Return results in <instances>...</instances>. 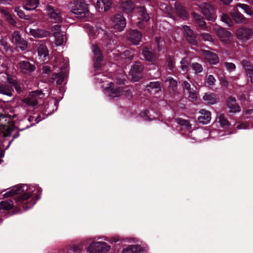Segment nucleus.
I'll return each mask as SVG.
<instances>
[{
	"mask_svg": "<svg viewBox=\"0 0 253 253\" xmlns=\"http://www.w3.org/2000/svg\"><path fill=\"white\" fill-rule=\"evenodd\" d=\"M42 191V189L38 187L35 194L31 193L30 191L23 193L14 199L16 204L15 206L13 201L10 199L2 201L1 210H9L17 206L18 207L17 210L18 211H20L19 208L21 207L24 210L30 209L36 204V201L40 199Z\"/></svg>",
	"mask_w": 253,
	"mask_h": 253,
	"instance_id": "f257e3e1",
	"label": "nucleus"
},
{
	"mask_svg": "<svg viewBox=\"0 0 253 253\" xmlns=\"http://www.w3.org/2000/svg\"><path fill=\"white\" fill-rule=\"evenodd\" d=\"M2 78L4 79V80H1L2 82H7L9 84L8 85H2L1 84V94L6 95L9 97H11L13 96V92L14 90L13 87H14L18 94H21L22 92V84L13 77L11 75L7 73L1 72Z\"/></svg>",
	"mask_w": 253,
	"mask_h": 253,
	"instance_id": "f03ea898",
	"label": "nucleus"
},
{
	"mask_svg": "<svg viewBox=\"0 0 253 253\" xmlns=\"http://www.w3.org/2000/svg\"><path fill=\"white\" fill-rule=\"evenodd\" d=\"M1 109L2 112H1V135L3 134L4 137L9 136L12 131V128L14 126V122L13 118L15 114L13 111L10 110L9 113L8 112V109H5L1 105Z\"/></svg>",
	"mask_w": 253,
	"mask_h": 253,
	"instance_id": "7ed1b4c3",
	"label": "nucleus"
},
{
	"mask_svg": "<svg viewBox=\"0 0 253 253\" xmlns=\"http://www.w3.org/2000/svg\"><path fill=\"white\" fill-rule=\"evenodd\" d=\"M71 11L79 19H83L88 15L89 10L84 0H73L70 3Z\"/></svg>",
	"mask_w": 253,
	"mask_h": 253,
	"instance_id": "20e7f679",
	"label": "nucleus"
},
{
	"mask_svg": "<svg viewBox=\"0 0 253 253\" xmlns=\"http://www.w3.org/2000/svg\"><path fill=\"white\" fill-rule=\"evenodd\" d=\"M141 51L144 60L154 66L157 64L159 56L154 50H152L151 45H148L143 46Z\"/></svg>",
	"mask_w": 253,
	"mask_h": 253,
	"instance_id": "39448f33",
	"label": "nucleus"
},
{
	"mask_svg": "<svg viewBox=\"0 0 253 253\" xmlns=\"http://www.w3.org/2000/svg\"><path fill=\"white\" fill-rule=\"evenodd\" d=\"M144 67L139 61H136L131 66L129 73L133 82H138L143 77Z\"/></svg>",
	"mask_w": 253,
	"mask_h": 253,
	"instance_id": "423d86ee",
	"label": "nucleus"
},
{
	"mask_svg": "<svg viewBox=\"0 0 253 253\" xmlns=\"http://www.w3.org/2000/svg\"><path fill=\"white\" fill-rule=\"evenodd\" d=\"M44 94L40 90L31 91L27 97L23 99V103L28 106L35 107L38 105V100L42 98Z\"/></svg>",
	"mask_w": 253,
	"mask_h": 253,
	"instance_id": "0eeeda50",
	"label": "nucleus"
},
{
	"mask_svg": "<svg viewBox=\"0 0 253 253\" xmlns=\"http://www.w3.org/2000/svg\"><path fill=\"white\" fill-rule=\"evenodd\" d=\"M236 38L242 41H246L251 39L253 36V30L247 26H242L236 31Z\"/></svg>",
	"mask_w": 253,
	"mask_h": 253,
	"instance_id": "6e6552de",
	"label": "nucleus"
},
{
	"mask_svg": "<svg viewBox=\"0 0 253 253\" xmlns=\"http://www.w3.org/2000/svg\"><path fill=\"white\" fill-rule=\"evenodd\" d=\"M45 10L47 15L52 20V22L54 23H61L63 21V18L59 9L52 5L47 4L45 7Z\"/></svg>",
	"mask_w": 253,
	"mask_h": 253,
	"instance_id": "1a4fd4ad",
	"label": "nucleus"
},
{
	"mask_svg": "<svg viewBox=\"0 0 253 253\" xmlns=\"http://www.w3.org/2000/svg\"><path fill=\"white\" fill-rule=\"evenodd\" d=\"M200 8L202 13L208 20L211 21H214L215 20L216 18L215 10L211 4L208 2H204L200 5Z\"/></svg>",
	"mask_w": 253,
	"mask_h": 253,
	"instance_id": "9d476101",
	"label": "nucleus"
},
{
	"mask_svg": "<svg viewBox=\"0 0 253 253\" xmlns=\"http://www.w3.org/2000/svg\"><path fill=\"white\" fill-rule=\"evenodd\" d=\"M112 27L115 31L121 32L126 26V19L123 14H116L112 19Z\"/></svg>",
	"mask_w": 253,
	"mask_h": 253,
	"instance_id": "9b49d317",
	"label": "nucleus"
},
{
	"mask_svg": "<svg viewBox=\"0 0 253 253\" xmlns=\"http://www.w3.org/2000/svg\"><path fill=\"white\" fill-rule=\"evenodd\" d=\"M92 51L94 54V68L95 72L99 73L101 70L102 64L101 62L103 58V54L100 48L97 44L92 45Z\"/></svg>",
	"mask_w": 253,
	"mask_h": 253,
	"instance_id": "f8f14e48",
	"label": "nucleus"
},
{
	"mask_svg": "<svg viewBox=\"0 0 253 253\" xmlns=\"http://www.w3.org/2000/svg\"><path fill=\"white\" fill-rule=\"evenodd\" d=\"M110 248L105 242H95L89 245L87 251L89 253H106Z\"/></svg>",
	"mask_w": 253,
	"mask_h": 253,
	"instance_id": "ddd939ff",
	"label": "nucleus"
},
{
	"mask_svg": "<svg viewBox=\"0 0 253 253\" xmlns=\"http://www.w3.org/2000/svg\"><path fill=\"white\" fill-rule=\"evenodd\" d=\"M182 30L185 39L189 44L193 45L198 44V35L194 33L190 26L187 25L183 26Z\"/></svg>",
	"mask_w": 253,
	"mask_h": 253,
	"instance_id": "4468645a",
	"label": "nucleus"
},
{
	"mask_svg": "<svg viewBox=\"0 0 253 253\" xmlns=\"http://www.w3.org/2000/svg\"><path fill=\"white\" fill-rule=\"evenodd\" d=\"M192 16L194 25L198 32L200 31H208V27L207 26L206 22L202 15L193 12Z\"/></svg>",
	"mask_w": 253,
	"mask_h": 253,
	"instance_id": "2eb2a0df",
	"label": "nucleus"
},
{
	"mask_svg": "<svg viewBox=\"0 0 253 253\" xmlns=\"http://www.w3.org/2000/svg\"><path fill=\"white\" fill-rule=\"evenodd\" d=\"M142 38V33L138 30L131 29L127 32V40L133 44H139Z\"/></svg>",
	"mask_w": 253,
	"mask_h": 253,
	"instance_id": "dca6fc26",
	"label": "nucleus"
},
{
	"mask_svg": "<svg viewBox=\"0 0 253 253\" xmlns=\"http://www.w3.org/2000/svg\"><path fill=\"white\" fill-rule=\"evenodd\" d=\"M18 67L21 72L25 74H30L36 70L34 64L28 61H22L18 63Z\"/></svg>",
	"mask_w": 253,
	"mask_h": 253,
	"instance_id": "f3484780",
	"label": "nucleus"
},
{
	"mask_svg": "<svg viewBox=\"0 0 253 253\" xmlns=\"http://www.w3.org/2000/svg\"><path fill=\"white\" fill-rule=\"evenodd\" d=\"M35 47L37 48L38 55L41 58H43L44 60H46V57L48 56V50L45 43L40 41L35 44Z\"/></svg>",
	"mask_w": 253,
	"mask_h": 253,
	"instance_id": "a211bd4d",
	"label": "nucleus"
},
{
	"mask_svg": "<svg viewBox=\"0 0 253 253\" xmlns=\"http://www.w3.org/2000/svg\"><path fill=\"white\" fill-rule=\"evenodd\" d=\"M214 30L221 40L224 42H227L232 36L230 32L221 27L217 26L214 28Z\"/></svg>",
	"mask_w": 253,
	"mask_h": 253,
	"instance_id": "6ab92c4d",
	"label": "nucleus"
},
{
	"mask_svg": "<svg viewBox=\"0 0 253 253\" xmlns=\"http://www.w3.org/2000/svg\"><path fill=\"white\" fill-rule=\"evenodd\" d=\"M136 8L138 15V20L144 21L145 22H147L149 21L150 17L145 6H137Z\"/></svg>",
	"mask_w": 253,
	"mask_h": 253,
	"instance_id": "aec40b11",
	"label": "nucleus"
},
{
	"mask_svg": "<svg viewBox=\"0 0 253 253\" xmlns=\"http://www.w3.org/2000/svg\"><path fill=\"white\" fill-rule=\"evenodd\" d=\"M226 105L228 108L230 109L229 112L236 113L241 111L240 106L236 103L235 98L230 96L226 101Z\"/></svg>",
	"mask_w": 253,
	"mask_h": 253,
	"instance_id": "412c9836",
	"label": "nucleus"
},
{
	"mask_svg": "<svg viewBox=\"0 0 253 253\" xmlns=\"http://www.w3.org/2000/svg\"><path fill=\"white\" fill-rule=\"evenodd\" d=\"M199 113L200 115L198 118V120L200 123L203 125L208 124L211 120V113L205 109H201Z\"/></svg>",
	"mask_w": 253,
	"mask_h": 253,
	"instance_id": "4be33fe9",
	"label": "nucleus"
},
{
	"mask_svg": "<svg viewBox=\"0 0 253 253\" xmlns=\"http://www.w3.org/2000/svg\"><path fill=\"white\" fill-rule=\"evenodd\" d=\"M233 20L238 24H246L248 19L238 10H235L231 13Z\"/></svg>",
	"mask_w": 253,
	"mask_h": 253,
	"instance_id": "5701e85b",
	"label": "nucleus"
},
{
	"mask_svg": "<svg viewBox=\"0 0 253 253\" xmlns=\"http://www.w3.org/2000/svg\"><path fill=\"white\" fill-rule=\"evenodd\" d=\"M121 7L124 12L129 14L133 12L135 4L131 0H126L121 3Z\"/></svg>",
	"mask_w": 253,
	"mask_h": 253,
	"instance_id": "b1692460",
	"label": "nucleus"
},
{
	"mask_svg": "<svg viewBox=\"0 0 253 253\" xmlns=\"http://www.w3.org/2000/svg\"><path fill=\"white\" fill-rule=\"evenodd\" d=\"M24 185H17L12 187V188L3 195L4 198L11 197L15 194H20L25 192Z\"/></svg>",
	"mask_w": 253,
	"mask_h": 253,
	"instance_id": "393cba45",
	"label": "nucleus"
},
{
	"mask_svg": "<svg viewBox=\"0 0 253 253\" xmlns=\"http://www.w3.org/2000/svg\"><path fill=\"white\" fill-rule=\"evenodd\" d=\"M30 33L32 36H33L35 38H38L47 37L49 36L50 35V32L41 29H31L30 30Z\"/></svg>",
	"mask_w": 253,
	"mask_h": 253,
	"instance_id": "a878e982",
	"label": "nucleus"
},
{
	"mask_svg": "<svg viewBox=\"0 0 253 253\" xmlns=\"http://www.w3.org/2000/svg\"><path fill=\"white\" fill-rule=\"evenodd\" d=\"M175 9L177 15L183 19L188 17V14L186 11L185 7L179 3H175Z\"/></svg>",
	"mask_w": 253,
	"mask_h": 253,
	"instance_id": "bb28decb",
	"label": "nucleus"
},
{
	"mask_svg": "<svg viewBox=\"0 0 253 253\" xmlns=\"http://www.w3.org/2000/svg\"><path fill=\"white\" fill-rule=\"evenodd\" d=\"M146 88L149 92L154 90L156 93H158L162 90V83L159 81L150 82L147 84Z\"/></svg>",
	"mask_w": 253,
	"mask_h": 253,
	"instance_id": "cd10ccee",
	"label": "nucleus"
},
{
	"mask_svg": "<svg viewBox=\"0 0 253 253\" xmlns=\"http://www.w3.org/2000/svg\"><path fill=\"white\" fill-rule=\"evenodd\" d=\"M205 56L207 59L211 64H216L219 62V58L217 55L209 50L205 51Z\"/></svg>",
	"mask_w": 253,
	"mask_h": 253,
	"instance_id": "c85d7f7f",
	"label": "nucleus"
},
{
	"mask_svg": "<svg viewBox=\"0 0 253 253\" xmlns=\"http://www.w3.org/2000/svg\"><path fill=\"white\" fill-rule=\"evenodd\" d=\"M39 4V0H25L23 7L27 10H34Z\"/></svg>",
	"mask_w": 253,
	"mask_h": 253,
	"instance_id": "c756f323",
	"label": "nucleus"
},
{
	"mask_svg": "<svg viewBox=\"0 0 253 253\" xmlns=\"http://www.w3.org/2000/svg\"><path fill=\"white\" fill-rule=\"evenodd\" d=\"M155 43L154 50L156 53H159L165 48V42L160 37H156L155 38Z\"/></svg>",
	"mask_w": 253,
	"mask_h": 253,
	"instance_id": "7c9ffc66",
	"label": "nucleus"
},
{
	"mask_svg": "<svg viewBox=\"0 0 253 253\" xmlns=\"http://www.w3.org/2000/svg\"><path fill=\"white\" fill-rule=\"evenodd\" d=\"M203 99L206 101L208 103L211 104H214L218 102V99L216 97V95L213 93H206L203 96Z\"/></svg>",
	"mask_w": 253,
	"mask_h": 253,
	"instance_id": "2f4dec72",
	"label": "nucleus"
},
{
	"mask_svg": "<svg viewBox=\"0 0 253 253\" xmlns=\"http://www.w3.org/2000/svg\"><path fill=\"white\" fill-rule=\"evenodd\" d=\"M97 5L99 8L102 9H104V11L109 10L112 5V1L111 0H98Z\"/></svg>",
	"mask_w": 253,
	"mask_h": 253,
	"instance_id": "473e14b6",
	"label": "nucleus"
},
{
	"mask_svg": "<svg viewBox=\"0 0 253 253\" xmlns=\"http://www.w3.org/2000/svg\"><path fill=\"white\" fill-rule=\"evenodd\" d=\"M141 251V247L139 245H133L124 248L123 253H137Z\"/></svg>",
	"mask_w": 253,
	"mask_h": 253,
	"instance_id": "72a5a7b5",
	"label": "nucleus"
},
{
	"mask_svg": "<svg viewBox=\"0 0 253 253\" xmlns=\"http://www.w3.org/2000/svg\"><path fill=\"white\" fill-rule=\"evenodd\" d=\"M108 89L110 91V93L113 97H118L119 96L122 95V92H123L124 90V87L118 86L117 87H113L112 86H110Z\"/></svg>",
	"mask_w": 253,
	"mask_h": 253,
	"instance_id": "f704fd0d",
	"label": "nucleus"
},
{
	"mask_svg": "<svg viewBox=\"0 0 253 253\" xmlns=\"http://www.w3.org/2000/svg\"><path fill=\"white\" fill-rule=\"evenodd\" d=\"M65 77V74L62 72H60L59 73H54L52 75L51 79L54 81L56 80L57 84L61 85L64 82Z\"/></svg>",
	"mask_w": 253,
	"mask_h": 253,
	"instance_id": "c9c22d12",
	"label": "nucleus"
},
{
	"mask_svg": "<svg viewBox=\"0 0 253 253\" xmlns=\"http://www.w3.org/2000/svg\"><path fill=\"white\" fill-rule=\"evenodd\" d=\"M1 13L3 14L4 18L12 26H15L16 22L9 13L1 7Z\"/></svg>",
	"mask_w": 253,
	"mask_h": 253,
	"instance_id": "e433bc0d",
	"label": "nucleus"
},
{
	"mask_svg": "<svg viewBox=\"0 0 253 253\" xmlns=\"http://www.w3.org/2000/svg\"><path fill=\"white\" fill-rule=\"evenodd\" d=\"M1 13L3 14L4 18L12 26H15L16 22L9 13L1 7Z\"/></svg>",
	"mask_w": 253,
	"mask_h": 253,
	"instance_id": "4c0bfd02",
	"label": "nucleus"
},
{
	"mask_svg": "<svg viewBox=\"0 0 253 253\" xmlns=\"http://www.w3.org/2000/svg\"><path fill=\"white\" fill-rule=\"evenodd\" d=\"M241 64L246 74L253 70V65L249 61L243 59L241 61Z\"/></svg>",
	"mask_w": 253,
	"mask_h": 253,
	"instance_id": "58836bf2",
	"label": "nucleus"
},
{
	"mask_svg": "<svg viewBox=\"0 0 253 253\" xmlns=\"http://www.w3.org/2000/svg\"><path fill=\"white\" fill-rule=\"evenodd\" d=\"M35 124H28L27 120H26V119H23L21 120L19 124L17 126V128L19 131H23L30 127L34 126Z\"/></svg>",
	"mask_w": 253,
	"mask_h": 253,
	"instance_id": "ea45409f",
	"label": "nucleus"
},
{
	"mask_svg": "<svg viewBox=\"0 0 253 253\" xmlns=\"http://www.w3.org/2000/svg\"><path fill=\"white\" fill-rule=\"evenodd\" d=\"M167 67L170 71H173L175 67V61L174 57L171 55H168L166 58Z\"/></svg>",
	"mask_w": 253,
	"mask_h": 253,
	"instance_id": "a19ab883",
	"label": "nucleus"
},
{
	"mask_svg": "<svg viewBox=\"0 0 253 253\" xmlns=\"http://www.w3.org/2000/svg\"><path fill=\"white\" fill-rule=\"evenodd\" d=\"M122 58L128 59L129 61L131 60L134 57V52L131 50H126L121 53Z\"/></svg>",
	"mask_w": 253,
	"mask_h": 253,
	"instance_id": "79ce46f5",
	"label": "nucleus"
},
{
	"mask_svg": "<svg viewBox=\"0 0 253 253\" xmlns=\"http://www.w3.org/2000/svg\"><path fill=\"white\" fill-rule=\"evenodd\" d=\"M140 116L143 118L145 121H151L155 119L154 117H151L150 112L148 110H145L142 111Z\"/></svg>",
	"mask_w": 253,
	"mask_h": 253,
	"instance_id": "37998d69",
	"label": "nucleus"
},
{
	"mask_svg": "<svg viewBox=\"0 0 253 253\" xmlns=\"http://www.w3.org/2000/svg\"><path fill=\"white\" fill-rule=\"evenodd\" d=\"M166 83H169V87L173 90H175L177 86V81L171 77H169L167 79Z\"/></svg>",
	"mask_w": 253,
	"mask_h": 253,
	"instance_id": "c03bdc74",
	"label": "nucleus"
},
{
	"mask_svg": "<svg viewBox=\"0 0 253 253\" xmlns=\"http://www.w3.org/2000/svg\"><path fill=\"white\" fill-rule=\"evenodd\" d=\"M14 12H16L17 15L19 18L24 19H30L31 16L29 15H26L24 11L20 8L19 7H16L15 8Z\"/></svg>",
	"mask_w": 253,
	"mask_h": 253,
	"instance_id": "a18cd8bd",
	"label": "nucleus"
},
{
	"mask_svg": "<svg viewBox=\"0 0 253 253\" xmlns=\"http://www.w3.org/2000/svg\"><path fill=\"white\" fill-rule=\"evenodd\" d=\"M68 250V251L66 253H81L83 247L82 246L72 245Z\"/></svg>",
	"mask_w": 253,
	"mask_h": 253,
	"instance_id": "49530a36",
	"label": "nucleus"
},
{
	"mask_svg": "<svg viewBox=\"0 0 253 253\" xmlns=\"http://www.w3.org/2000/svg\"><path fill=\"white\" fill-rule=\"evenodd\" d=\"M219 122L223 127H227L230 124L228 120L224 117L223 114L220 115L219 117Z\"/></svg>",
	"mask_w": 253,
	"mask_h": 253,
	"instance_id": "de8ad7c7",
	"label": "nucleus"
},
{
	"mask_svg": "<svg viewBox=\"0 0 253 253\" xmlns=\"http://www.w3.org/2000/svg\"><path fill=\"white\" fill-rule=\"evenodd\" d=\"M191 66L196 74L201 73L203 70L202 65L197 62L192 63Z\"/></svg>",
	"mask_w": 253,
	"mask_h": 253,
	"instance_id": "09e8293b",
	"label": "nucleus"
},
{
	"mask_svg": "<svg viewBox=\"0 0 253 253\" xmlns=\"http://www.w3.org/2000/svg\"><path fill=\"white\" fill-rule=\"evenodd\" d=\"M237 6L243 9L244 10L245 12L247 14L250 15H252L253 11L248 5L244 3H239L237 4Z\"/></svg>",
	"mask_w": 253,
	"mask_h": 253,
	"instance_id": "8fccbe9b",
	"label": "nucleus"
},
{
	"mask_svg": "<svg viewBox=\"0 0 253 253\" xmlns=\"http://www.w3.org/2000/svg\"><path fill=\"white\" fill-rule=\"evenodd\" d=\"M178 123L181 126L187 130H190L191 126L188 121L182 119H178Z\"/></svg>",
	"mask_w": 253,
	"mask_h": 253,
	"instance_id": "3c124183",
	"label": "nucleus"
},
{
	"mask_svg": "<svg viewBox=\"0 0 253 253\" xmlns=\"http://www.w3.org/2000/svg\"><path fill=\"white\" fill-rule=\"evenodd\" d=\"M23 38L21 37L20 32L16 31L12 35V41L13 42L17 43Z\"/></svg>",
	"mask_w": 253,
	"mask_h": 253,
	"instance_id": "603ef678",
	"label": "nucleus"
},
{
	"mask_svg": "<svg viewBox=\"0 0 253 253\" xmlns=\"http://www.w3.org/2000/svg\"><path fill=\"white\" fill-rule=\"evenodd\" d=\"M215 82L216 79L212 75H210L207 77L206 79V83L208 84V86L211 87L215 84Z\"/></svg>",
	"mask_w": 253,
	"mask_h": 253,
	"instance_id": "864d4df0",
	"label": "nucleus"
},
{
	"mask_svg": "<svg viewBox=\"0 0 253 253\" xmlns=\"http://www.w3.org/2000/svg\"><path fill=\"white\" fill-rule=\"evenodd\" d=\"M15 44L21 49V50L24 51L27 48L28 43L24 39H22Z\"/></svg>",
	"mask_w": 253,
	"mask_h": 253,
	"instance_id": "5fc2aeb1",
	"label": "nucleus"
},
{
	"mask_svg": "<svg viewBox=\"0 0 253 253\" xmlns=\"http://www.w3.org/2000/svg\"><path fill=\"white\" fill-rule=\"evenodd\" d=\"M221 20L229 26H232L233 25V22L231 18L227 14H223L221 17Z\"/></svg>",
	"mask_w": 253,
	"mask_h": 253,
	"instance_id": "6e6d98bb",
	"label": "nucleus"
},
{
	"mask_svg": "<svg viewBox=\"0 0 253 253\" xmlns=\"http://www.w3.org/2000/svg\"><path fill=\"white\" fill-rule=\"evenodd\" d=\"M122 95H124L127 99L130 100L132 97V93L127 87H124L123 92Z\"/></svg>",
	"mask_w": 253,
	"mask_h": 253,
	"instance_id": "4d7b16f0",
	"label": "nucleus"
},
{
	"mask_svg": "<svg viewBox=\"0 0 253 253\" xmlns=\"http://www.w3.org/2000/svg\"><path fill=\"white\" fill-rule=\"evenodd\" d=\"M26 120H27L28 124H34L33 123L34 121L36 122V124H37L41 120V119H40L39 116L35 117L33 116H30L27 119H26Z\"/></svg>",
	"mask_w": 253,
	"mask_h": 253,
	"instance_id": "13d9d810",
	"label": "nucleus"
},
{
	"mask_svg": "<svg viewBox=\"0 0 253 253\" xmlns=\"http://www.w3.org/2000/svg\"><path fill=\"white\" fill-rule=\"evenodd\" d=\"M199 36L205 41H211L212 39L211 36L209 33H201Z\"/></svg>",
	"mask_w": 253,
	"mask_h": 253,
	"instance_id": "bf43d9fd",
	"label": "nucleus"
},
{
	"mask_svg": "<svg viewBox=\"0 0 253 253\" xmlns=\"http://www.w3.org/2000/svg\"><path fill=\"white\" fill-rule=\"evenodd\" d=\"M224 64L226 68L230 72L234 71L236 69V66L233 63L225 62Z\"/></svg>",
	"mask_w": 253,
	"mask_h": 253,
	"instance_id": "052dcab7",
	"label": "nucleus"
},
{
	"mask_svg": "<svg viewBox=\"0 0 253 253\" xmlns=\"http://www.w3.org/2000/svg\"><path fill=\"white\" fill-rule=\"evenodd\" d=\"M219 80L221 85L224 86V87H228L229 85V83L225 76H222L219 77Z\"/></svg>",
	"mask_w": 253,
	"mask_h": 253,
	"instance_id": "680f3d73",
	"label": "nucleus"
},
{
	"mask_svg": "<svg viewBox=\"0 0 253 253\" xmlns=\"http://www.w3.org/2000/svg\"><path fill=\"white\" fill-rule=\"evenodd\" d=\"M181 85L183 89H186L187 91H190L192 88L190 84L186 81L182 82Z\"/></svg>",
	"mask_w": 253,
	"mask_h": 253,
	"instance_id": "e2e57ef3",
	"label": "nucleus"
},
{
	"mask_svg": "<svg viewBox=\"0 0 253 253\" xmlns=\"http://www.w3.org/2000/svg\"><path fill=\"white\" fill-rule=\"evenodd\" d=\"M42 73L47 75H49L51 73V68L49 66H43L42 68Z\"/></svg>",
	"mask_w": 253,
	"mask_h": 253,
	"instance_id": "0e129e2a",
	"label": "nucleus"
},
{
	"mask_svg": "<svg viewBox=\"0 0 253 253\" xmlns=\"http://www.w3.org/2000/svg\"><path fill=\"white\" fill-rule=\"evenodd\" d=\"M247 77L248 78V82H249L253 84V70L246 74Z\"/></svg>",
	"mask_w": 253,
	"mask_h": 253,
	"instance_id": "69168bd1",
	"label": "nucleus"
},
{
	"mask_svg": "<svg viewBox=\"0 0 253 253\" xmlns=\"http://www.w3.org/2000/svg\"><path fill=\"white\" fill-rule=\"evenodd\" d=\"M189 93V97L193 99L197 98V94L195 90L193 88H191L190 91H188Z\"/></svg>",
	"mask_w": 253,
	"mask_h": 253,
	"instance_id": "338daca9",
	"label": "nucleus"
},
{
	"mask_svg": "<svg viewBox=\"0 0 253 253\" xmlns=\"http://www.w3.org/2000/svg\"><path fill=\"white\" fill-rule=\"evenodd\" d=\"M52 31L58 33L61 30V26L59 25H56L53 26L52 27Z\"/></svg>",
	"mask_w": 253,
	"mask_h": 253,
	"instance_id": "774afa93",
	"label": "nucleus"
}]
</instances>
